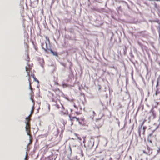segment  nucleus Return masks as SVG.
Returning a JSON list of instances; mask_svg holds the SVG:
<instances>
[{
  "mask_svg": "<svg viewBox=\"0 0 160 160\" xmlns=\"http://www.w3.org/2000/svg\"><path fill=\"white\" fill-rule=\"evenodd\" d=\"M26 71L27 73V76H28V80L29 83V88L32 92V88L31 86V78L30 77L32 76L33 78L34 81L39 82V81L36 78L34 74L32 72V67L30 65L28 64L25 67Z\"/></svg>",
  "mask_w": 160,
  "mask_h": 160,
  "instance_id": "1",
  "label": "nucleus"
},
{
  "mask_svg": "<svg viewBox=\"0 0 160 160\" xmlns=\"http://www.w3.org/2000/svg\"><path fill=\"white\" fill-rule=\"evenodd\" d=\"M25 130L27 132V135H29L31 134V127L30 123H25Z\"/></svg>",
  "mask_w": 160,
  "mask_h": 160,
  "instance_id": "2",
  "label": "nucleus"
},
{
  "mask_svg": "<svg viewBox=\"0 0 160 160\" xmlns=\"http://www.w3.org/2000/svg\"><path fill=\"white\" fill-rule=\"evenodd\" d=\"M44 43H42L41 45L42 48L46 52H47L48 50L49 49L48 47L47 43L46 42H45V46H44Z\"/></svg>",
  "mask_w": 160,
  "mask_h": 160,
  "instance_id": "3",
  "label": "nucleus"
},
{
  "mask_svg": "<svg viewBox=\"0 0 160 160\" xmlns=\"http://www.w3.org/2000/svg\"><path fill=\"white\" fill-rule=\"evenodd\" d=\"M69 118L70 121L71 122V125H72L73 124V122L76 120L77 122H79V118H77L75 117H71L70 116H69Z\"/></svg>",
  "mask_w": 160,
  "mask_h": 160,
  "instance_id": "4",
  "label": "nucleus"
},
{
  "mask_svg": "<svg viewBox=\"0 0 160 160\" xmlns=\"http://www.w3.org/2000/svg\"><path fill=\"white\" fill-rule=\"evenodd\" d=\"M57 158V156L56 155L52 154L49 156L48 158L49 160H55Z\"/></svg>",
  "mask_w": 160,
  "mask_h": 160,
  "instance_id": "5",
  "label": "nucleus"
},
{
  "mask_svg": "<svg viewBox=\"0 0 160 160\" xmlns=\"http://www.w3.org/2000/svg\"><path fill=\"white\" fill-rule=\"evenodd\" d=\"M29 136V142L28 144V146L32 144V139L31 134H29V135H28Z\"/></svg>",
  "mask_w": 160,
  "mask_h": 160,
  "instance_id": "6",
  "label": "nucleus"
},
{
  "mask_svg": "<svg viewBox=\"0 0 160 160\" xmlns=\"http://www.w3.org/2000/svg\"><path fill=\"white\" fill-rule=\"evenodd\" d=\"M50 51L51 53L54 56H58V54L57 52H56L53 51L52 49H50Z\"/></svg>",
  "mask_w": 160,
  "mask_h": 160,
  "instance_id": "7",
  "label": "nucleus"
},
{
  "mask_svg": "<svg viewBox=\"0 0 160 160\" xmlns=\"http://www.w3.org/2000/svg\"><path fill=\"white\" fill-rule=\"evenodd\" d=\"M31 120L30 118L29 117H27L26 118V122L25 123H30V121Z\"/></svg>",
  "mask_w": 160,
  "mask_h": 160,
  "instance_id": "8",
  "label": "nucleus"
},
{
  "mask_svg": "<svg viewBox=\"0 0 160 160\" xmlns=\"http://www.w3.org/2000/svg\"><path fill=\"white\" fill-rule=\"evenodd\" d=\"M34 108H34V106H32V109L31 111V114H32V113H33Z\"/></svg>",
  "mask_w": 160,
  "mask_h": 160,
  "instance_id": "9",
  "label": "nucleus"
},
{
  "mask_svg": "<svg viewBox=\"0 0 160 160\" xmlns=\"http://www.w3.org/2000/svg\"><path fill=\"white\" fill-rule=\"evenodd\" d=\"M45 38L48 41V43H50V41L49 38L47 36H45Z\"/></svg>",
  "mask_w": 160,
  "mask_h": 160,
  "instance_id": "10",
  "label": "nucleus"
},
{
  "mask_svg": "<svg viewBox=\"0 0 160 160\" xmlns=\"http://www.w3.org/2000/svg\"><path fill=\"white\" fill-rule=\"evenodd\" d=\"M45 38L48 41V43H50V41L49 38L47 36H45Z\"/></svg>",
  "mask_w": 160,
  "mask_h": 160,
  "instance_id": "11",
  "label": "nucleus"
},
{
  "mask_svg": "<svg viewBox=\"0 0 160 160\" xmlns=\"http://www.w3.org/2000/svg\"><path fill=\"white\" fill-rule=\"evenodd\" d=\"M54 106H55V108H56L58 109L59 108V106L57 104L54 105Z\"/></svg>",
  "mask_w": 160,
  "mask_h": 160,
  "instance_id": "12",
  "label": "nucleus"
},
{
  "mask_svg": "<svg viewBox=\"0 0 160 160\" xmlns=\"http://www.w3.org/2000/svg\"><path fill=\"white\" fill-rule=\"evenodd\" d=\"M31 99L32 100V101L33 103V106H34L35 103V102H34V100L32 98H31Z\"/></svg>",
  "mask_w": 160,
  "mask_h": 160,
  "instance_id": "13",
  "label": "nucleus"
},
{
  "mask_svg": "<svg viewBox=\"0 0 160 160\" xmlns=\"http://www.w3.org/2000/svg\"><path fill=\"white\" fill-rule=\"evenodd\" d=\"M48 108L49 110V111L50 110V105L49 104H48Z\"/></svg>",
  "mask_w": 160,
  "mask_h": 160,
  "instance_id": "14",
  "label": "nucleus"
},
{
  "mask_svg": "<svg viewBox=\"0 0 160 160\" xmlns=\"http://www.w3.org/2000/svg\"><path fill=\"white\" fill-rule=\"evenodd\" d=\"M78 139H79L80 141L81 140V138H80L78 137Z\"/></svg>",
  "mask_w": 160,
  "mask_h": 160,
  "instance_id": "15",
  "label": "nucleus"
},
{
  "mask_svg": "<svg viewBox=\"0 0 160 160\" xmlns=\"http://www.w3.org/2000/svg\"><path fill=\"white\" fill-rule=\"evenodd\" d=\"M81 153H82V156H83V153L82 150H81Z\"/></svg>",
  "mask_w": 160,
  "mask_h": 160,
  "instance_id": "16",
  "label": "nucleus"
},
{
  "mask_svg": "<svg viewBox=\"0 0 160 160\" xmlns=\"http://www.w3.org/2000/svg\"><path fill=\"white\" fill-rule=\"evenodd\" d=\"M31 114L28 117H29V118H30V117L31 116Z\"/></svg>",
  "mask_w": 160,
  "mask_h": 160,
  "instance_id": "17",
  "label": "nucleus"
},
{
  "mask_svg": "<svg viewBox=\"0 0 160 160\" xmlns=\"http://www.w3.org/2000/svg\"><path fill=\"white\" fill-rule=\"evenodd\" d=\"M76 113L77 114V115H79V113L77 112H76Z\"/></svg>",
  "mask_w": 160,
  "mask_h": 160,
  "instance_id": "18",
  "label": "nucleus"
},
{
  "mask_svg": "<svg viewBox=\"0 0 160 160\" xmlns=\"http://www.w3.org/2000/svg\"><path fill=\"white\" fill-rule=\"evenodd\" d=\"M145 121V120L143 122H142V124H143V123H144V122Z\"/></svg>",
  "mask_w": 160,
  "mask_h": 160,
  "instance_id": "19",
  "label": "nucleus"
},
{
  "mask_svg": "<svg viewBox=\"0 0 160 160\" xmlns=\"http://www.w3.org/2000/svg\"><path fill=\"white\" fill-rule=\"evenodd\" d=\"M93 113L94 114H95V112H94V111H93Z\"/></svg>",
  "mask_w": 160,
  "mask_h": 160,
  "instance_id": "20",
  "label": "nucleus"
},
{
  "mask_svg": "<svg viewBox=\"0 0 160 160\" xmlns=\"http://www.w3.org/2000/svg\"><path fill=\"white\" fill-rule=\"evenodd\" d=\"M109 160H112V159L111 158H110L109 159Z\"/></svg>",
  "mask_w": 160,
  "mask_h": 160,
  "instance_id": "21",
  "label": "nucleus"
},
{
  "mask_svg": "<svg viewBox=\"0 0 160 160\" xmlns=\"http://www.w3.org/2000/svg\"><path fill=\"white\" fill-rule=\"evenodd\" d=\"M85 142V139H84V141H83V143H84V142Z\"/></svg>",
  "mask_w": 160,
  "mask_h": 160,
  "instance_id": "22",
  "label": "nucleus"
},
{
  "mask_svg": "<svg viewBox=\"0 0 160 160\" xmlns=\"http://www.w3.org/2000/svg\"><path fill=\"white\" fill-rule=\"evenodd\" d=\"M99 120V119H97L96 120V121H97V120Z\"/></svg>",
  "mask_w": 160,
  "mask_h": 160,
  "instance_id": "23",
  "label": "nucleus"
},
{
  "mask_svg": "<svg viewBox=\"0 0 160 160\" xmlns=\"http://www.w3.org/2000/svg\"><path fill=\"white\" fill-rule=\"evenodd\" d=\"M155 94H156V95H157V92Z\"/></svg>",
  "mask_w": 160,
  "mask_h": 160,
  "instance_id": "24",
  "label": "nucleus"
},
{
  "mask_svg": "<svg viewBox=\"0 0 160 160\" xmlns=\"http://www.w3.org/2000/svg\"><path fill=\"white\" fill-rule=\"evenodd\" d=\"M35 49H36V50H37V48H35Z\"/></svg>",
  "mask_w": 160,
  "mask_h": 160,
  "instance_id": "25",
  "label": "nucleus"
},
{
  "mask_svg": "<svg viewBox=\"0 0 160 160\" xmlns=\"http://www.w3.org/2000/svg\"><path fill=\"white\" fill-rule=\"evenodd\" d=\"M150 142H151V141H150Z\"/></svg>",
  "mask_w": 160,
  "mask_h": 160,
  "instance_id": "26",
  "label": "nucleus"
},
{
  "mask_svg": "<svg viewBox=\"0 0 160 160\" xmlns=\"http://www.w3.org/2000/svg\"><path fill=\"white\" fill-rule=\"evenodd\" d=\"M141 160H142L141 159Z\"/></svg>",
  "mask_w": 160,
  "mask_h": 160,
  "instance_id": "27",
  "label": "nucleus"
}]
</instances>
